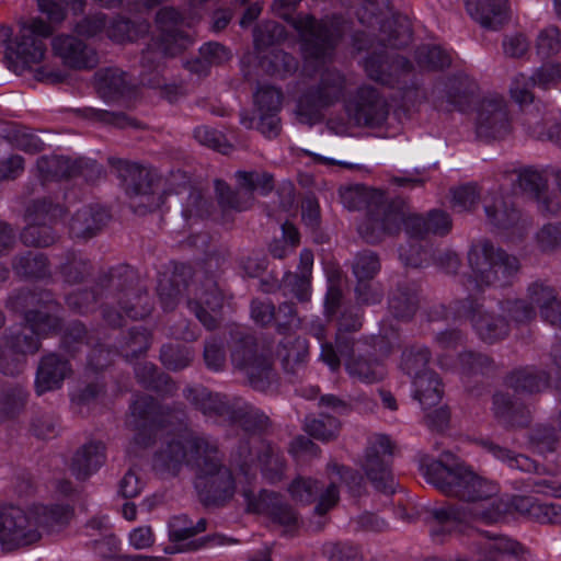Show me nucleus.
<instances>
[{
	"label": "nucleus",
	"mask_w": 561,
	"mask_h": 561,
	"mask_svg": "<svg viewBox=\"0 0 561 561\" xmlns=\"http://www.w3.org/2000/svg\"><path fill=\"white\" fill-rule=\"evenodd\" d=\"M421 468L426 481L436 490L463 502L433 510L437 523V528L431 530L433 537L451 533L458 525L472 520L493 523L504 512L496 497L497 484L474 472L451 453L445 451L438 460L423 458Z\"/></svg>",
	"instance_id": "obj_1"
},
{
	"label": "nucleus",
	"mask_w": 561,
	"mask_h": 561,
	"mask_svg": "<svg viewBox=\"0 0 561 561\" xmlns=\"http://www.w3.org/2000/svg\"><path fill=\"white\" fill-rule=\"evenodd\" d=\"M467 260L471 271L463 282L468 297L455 301L453 309L456 317L469 318L477 335L483 342L492 344L508 335V322L504 317L484 309L474 296L486 288L511 285L520 264L516 256L495 247L488 239L474 241L468 251Z\"/></svg>",
	"instance_id": "obj_2"
},
{
	"label": "nucleus",
	"mask_w": 561,
	"mask_h": 561,
	"mask_svg": "<svg viewBox=\"0 0 561 561\" xmlns=\"http://www.w3.org/2000/svg\"><path fill=\"white\" fill-rule=\"evenodd\" d=\"M157 291L164 310H173L185 296L188 309L207 330L217 327V316L222 308L224 295L213 277L194 279L190 265L176 264L170 274L160 276Z\"/></svg>",
	"instance_id": "obj_3"
},
{
	"label": "nucleus",
	"mask_w": 561,
	"mask_h": 561,
	"mask_svg": "<svg viewBox=\"0 0 561 561\" xmlns=\"http://www.w3.org/2000/svg\"><path fill=\"white\" fill-rule=\"evenodd\" d=\"M412 38L410 21L407 16H393L380 24L379 43L381 49H374L363 59L362 65L367 77L382 85L404 89L413 72L412 62L398 54H390L386 47H405Z\"/></svg>",
	"instance_id": "obj_4"
},
{
	"label": "nucleus",
	"mask_w": 561,
	"mask_h": 561,
	"mask_svg": "<svg viewBox=\"0 0 561 561\" xmlns=\"http://www.w3.org/2000/svg\"><path fill=\"white\" fill-rule=\"evenodd\" d=\"M340 195L347 209H367L366 218L357 228L358 233L367 243L376 244L386 237L400 232L402 216L399 208L387 204L380 191L356 184L341 190Z\"/></svg>",
	"instance_id": "obj_5"
},
{
	"label": "nucleus",
	"mask_w": 561,
	"mask_h": 561,
	"mask_svg": "<svg viewBox=\"0 0 561 561\" xmlns=\"http://www.w3.org/2000/svg\"><path fill=\"white\" fill-rule=\"evenodd\" d=\"M230 363L248 385L260 392H267L278 385V375L270 353L259 347L256 339L245 332H237L230 346Z\"/></svg>",
	"instance_id": "obj_6"
},
{
	"label": "nucleus",
	"mask_w": 561,
	"mask_h": 561,
	"mask_svg": "<svg viewBox=\"0 0 561 561\" xmlns=\"http://www.w3.org/2000/svg\"><path fill=\"white\" fill-rule=\"evenodd\" d=\"M301 0H274L273 9L277 15L287 20L298 32L301 49L307 61H325L332 54L339 35L324 22H318L311 15L293 16L291 12Z\"/></svg>",
	"instance_id": "obj_7"
},
{
	"label": "nucleus",
	"mask_w": 561,
	"mask_h": 561,
	"mask_svg": "<svg viewBox=\"0 0 561 561\" xmlns=\"http://www.w3.org/2000/svg\"><path fill=\"white\" fill-rule=\"evenodd\" d=\"M195 447L204 448L203 460H196L199 472L197 488L206 505L221 506L229 502L237 490L229 468L221 463V455L215 440H196Z\"/></svg>",
	"instance_id": "obj_8"
},
{
	"label": "nucleus",
	"mask_w": 561,
	"mask_h": 561,
	"mask_svg": "<svg viewBox=\"0 0 561 561\" xmlns=\"http://www.w3.org/2000/svg\"><path fill=\"white\" fill-rule=\"evenodd\" d=\"M345 89V76L336 69H325L319 80L309 84L298 96L295 110L297 121L308 126L320 123L324 112L342 100Z\"/></svg>",
	"instance_id": "obj_9"
},
{
	"label": "nucleus",
	"mask_w": 561,
	"mask_h": 561,
	"mask_svg": "<svg viewBox=\"0 0 561 561\" xmlns=\"http://www.w3.org/2000/svg\"><path fill=\"white\" fill-rule=\"evenodd\" d=\"M130 411L127 424L136 431L133 444L141 448L152 443L157 430L167 426L176 428L186 420L182 407L163 410L150 396L138 397L130 405Z\"/></svg>",
	"instance_id": "obj_10"
},
{
	"label": "nucleus",
	"mask_w": 561,
	"mask_h": 561,
	"mask_svg": "<svg viewBox=\"0 0 561 561\" xmlns=\"http://www.w3.org/2000/svg\"><path fill=\"white\" fill-rule=\"evenodd\" d=\"M136 274L129 266L112 268L102 276L99 286L106 287V297L116 302L126 317L138 320L150 314L152 304L148 293L140 286H135Z\"/></svg>",
	"instance_id": "obj_11"
},
{
	"label": "nucleus",
	"mask_w": 561,
	"mask_h": 561,
	"mask_svg": "<svg viewBox=\"0 0 561 561\" xmlns=\"http://www.w3.org/2000/svg\"><path fill=\"white\" fill-rule=\"evenodd\" d=\"M8 306L24 313L30 331L37 336L56 332L61 327V308L48 291L20 290L9 298Z\"/></svg>",
	"instance_id": "obj_12"
},
{
	"label": "nucleus",
	"mask_w": 561,
	"mask_h": 561,
	"mask_svg": "<svg viewBox=\"0 0 561 561\" xmlns=\"http://www.w3.org/2000/svg\"><path fill=\"white\" fill-rule=\"evenodd\" d=\"M196 440H213L210 437L186 433L179 438L168 440L153 457V469L161 474L176 476L184 465L197 470L193 458L203 460L204 448L195 447Z\"/></svg>",
	"instance_id": "obj_13"
},
{
	"label": "nucleus",
	"mask_w": 561,
	"mask_h": 561,
	"mask_svg": "<svg viewBox=\"0 0 561 561\" xmlns=\"http://www.w3.org/2000/svg\"><path fill=\"white\" fill-rule=\"evenodd\" d=\"M393 444L385 434L373 435L367 443L362 460V469L374 486L383 493L396 491V481L391 470Z\"/></svg>",
	"instance_id": "obj_14"
},
{
	"label": "nucleus",
	"mask_w": 561,
	"mask_h": 561,
	"mask_svg": "<svg viewBox=\"0 0 561 561\" xmlns=\"http://www.w3.org/2000/svg\"><path fill=\"white\" fill-rule=\"evenodd\" d=\"M207 522L201 518L194 524L186 515L173 516L168 524L169 538L173 543L164 549L165 553L191 552L204 547L225 546L237 543L238 540L220 534L208 535L199 539L188 540L199 533L205 531Z\"/></svg>",
	"instance_id": "obj_15"
},
{
	"label": "nucleus",
	"mask_w": 561,
	"mask_h": 561,
	"mask_svg": "<svg viewBox=\"0 0 561 561\" xmlns=\"http://www.w3.org/2000/svg\"><path fill=\"white\" fill-rule=\"evenodd\" d=\"M31 508L19 506H0V546L2 550L12 551L30 546L41 539L38 522L33 520Z\"/></svg>",
	"instance_id": "obj_16"
},
{
	"label": "nucleus",
	"mask_w": 561,
	"mask_h": 561,
	"mask_svg": "<svg viewBox=\"0 0 561 561\" xmlns=\"http://www.w3.org/2000/svg\"><path fill=\"white\" fill-rule=\"evenodd\" d=\"M241 492L248 503V510L266 515L273 524L282 528L284 536L293 537L298 531V514L279 494L262 490L256 496L249 486H242Z\"/></svg>",
	"instance_id": "obj_17"
},
{
	"label": "nucleus",
	"mask_w": 561,
	"mask_h": 561,
	"mask_svg": "<svg viewBox=\"0 0 561 561\" xmlns=\"http://www.w3.org/2000/svg\"><path fill=\"white\" fill-rule=\"evenodd\" d=\"M36 172L43 183L77 176L85 181H95L102 174V167L88 158L51 154L42 156L36 160Z\"/></svg>",
	"instance_id": "obj_18"
},
{
	"label": "nucleus",
	"mask_w": 561,
	"mask_h": 561,
	"mask_svg": "<svg viewBox=\"0 0 561 561\" xmlns=\"http://www.w3.org/2000/svg\"><path fill=\"white\" fill-rule=\"evenodd\" d=\"M511 131L512 123L504 96L497 93L485 95L477 111V137L485 141L497 140L507 137Z\"/></svg>",
	"instance_id": "obj_19"
},
{
	"label": "nucleus",
	"mask_w": 561,
	"mask_h": 561,
	"mask_svg": "<svg viewBox=\"0 0 561 561\" xmlns=\"http://www.w3.org/2000/svg\"><path fill=\"white\" fill-rule=\"evenodd\" d=\"M345 111L357 126L379 127L388 118L389 104L376 88L362 85L345 103Z\"/></svg>",
	"instance_id": "obj_20"
},
{
	"label": "nucleus",
	"mask_w": 561,
	"mask_h": 561,
	"mask_svg": "<svg viewBox=\"0 0 561 561\" xmlns=\"http://www.w3.org/2000/svg\"><path fill=\"white\" fill-rule=\"evenodd\" d=\"M54 32L50 24L38 18L20 23L19 35L8 49L24 64H38L46 53L45 39Z\"/></svg>",
	"instance_id": "obj_21"
},
{
	"label": "nucleus",
	"mask_w": 561,
	"mask_h": 561,
	"mask_svg": "<svg viewBox=\"0 0 561 561\" xmlns=\"http://www.w3.org/2000/svg\"><path fill=\"white\" fill-rule=\"evenodd\" d=\"M184 397L205 416L219 423L234 424L240 398L230 399L203 387L185 389Z\"/></svg>",
	"instance_id": "obj_22"
},
{
	"label": "nucleus",
	"mask_w": 561,
	"mask_h": 561,
	"mask_svg": "<svg viewBox=\"0 0 561 561\" xmlns=\"http://www.w3.org/2000/svg\"><path fill=\"white\" fill-rule=\"evenodd\" d=\"M51 49L64 66L73 70H90L98 66L95 48L75 35H57L51 39Z\"/></svg>",
	"instance_id": "obj_23"
},
{
	"label": "nucleus",
	"mask_w": 561,
	"mask_h": 561,
	"mask_svg": "<svg viewBox=\"0 0 561 561\" xmlns=\"http://www.w3.org/2000/svg\"><path fill=\"white\" fill-rule=\"evenodd\" d=\"M402 216L400 228L412 239H424L431 234L444 237L453 228V220L448 213L442 209H432L425 215L407 214L399 208Z\"/></svg>",
	"instance_id": "obj_24"
},
{
	"label": "nucleus",
	"mask_w": 561,
	"mask_h": 561,
	"mask_svg": "<svg viewBox=\"0 0 561 561\" xmlns=\"http://www.w3.org/2000/svg\"><path fill=\"white\" fill-rule=\"evenodd\" d=\"M323 485L317 479L296 478L289 485L288 491L291 497L300 503L309 504L319 497V502L314 508L319 515L325 514L339 501L340 493L336 484L331 482L323 492Z\"/></svg>",
	"instance_id": "obj_25"
},
{
	"label": "nucleus",
	"mask_w": 561,
	"mask_h": 561,
	"mask_svg": "<svg viewBox=\"0 0 561 561\" xmlns=\"http://www.w3.org/2000/svg\"><path fill=\"white\" fill-rule=\"evenodd\" d=\"M108 163L122 181L127 196L158 186L156 170L147 165L114 157L108 158Z\"/></svg>",
	"instance_id": "obj_26"
},
{
	"label": "nucleus",
	"mask_w": 561,
	"mask_h": 561,
	"mask_svg": "<svg viewBox=\"0 0 561 561\" xmlns=\"http://www.w3.org/2000/svg\"><path fill=\"white\" fill-rule=\"evenodd\" d=\"M313 266V253L304 249L299 255L297 272H286L278 285L282 294L294 297L300 302H306L311 295V275Z\"/></svg>",
	"instance_id": "obj_27"
},
{
	"label": "nucleus",
	"mask_w": 561,
	"mask_h": 561,
	"mask_svg": "<svg viewBox=\"0 0 561 561\" xmlns=\"http://www.w3.org/2000/svg\"><path fill=\"white\" fill-rule=\"evenodd\" d=\"M466 8L474 21L493 31L502 27L511 18L507 0H466Z\"/></svg>",
	"instance_id": "obj_28"
},
{
	"label": "nucleus",
	"mask_w": 561,
	"mask_h": 561,
	"mask_svg": "<svg viewBox=\"0 0 561 561\" xmlns=\"http://www.w3.org/2000/svg\"><path fill=\"white\" fill-rule=\"evenodd\" d=\"M483 209L488 222L500 230H507L519 220V211L510 196L501 192H490L483 198Z\"/></svg>",
	"instance_id": "obj_29"
},
{
	"label": "nucleus",
	"mask_w": 561,
	"mask_h": 561,
	"mask_svg": "<svg viewBox=\"0 0 561 561\" xmlns=\"http://www.w3.org/2000/svg\"><path fill=\"white\" fill-rule=\"evenodd\" d=\"M308 354L306 339L294 334L285 335L277 347V356L282 362L284 371L296 377L305 371Z\"/></svg>",
	"instance_id": "obj_30"
},
{
	"label": "nucleus",
	"mask_w": 561,
	"mask_h": 561,
	"mask_svg": "<svg viewBox=\"0 0 561 561\" xmlns=\"http://www.w3.org/2000/svg\"><path fill=\"white\" fill-rule=\"evenodd\" d=\"M108 211L100 205H84L76 211L70 222L73 238L89 239L94 237L108 221Z\"/></svg>",
	"instance_id": "obj_31"
},
{
	"label": "nucleus",
	"mask_w": 561,
	"mask_h": 561,
	"mask_svg": "<svg viewBox=\"0 0 561 561\" xmlns=\"http://www.w3.org/2000/svg\"><path fill=\"white\" fill-rule=\"evenodd\" d=\"M70 373L67 359L57 354H49L42 358L36 374V391L42 394L60 387L64 379Z\"/></svg>",
	"instance_id": "obj_32"
},
{
	"label": "nucleus",
	"mask_w": 561,
	"mask_h": 561,
	"mask_svg": "<svg viewBox=\"0 0 561 561\" xmlns=\"http://www.w3.org/2000/svg\"><path fill=\"white\" fill-rule=\"evenodd\" d=\"M105 458V446L101 442L87 443L73 455L70 470L77 479L85 480L104 465Z\"/></svg>",
	"instance_id": "obj_33"
},
{
	"label": "nucleus",
	"mask_w": 561,
	"mask_h": 561,
	"mask_svg": "<svg viewBox=\"0 0 561 561\" xmlns=\"http://www.w3.org/2000/svg\"><path fill=\"white\" fill-rule=\"evenodd\" d=\"M150 24L145 19L114 18L106 27L107 37L118 44L135 42L149 33Z\"/></svg>",
	"instance_id": "obj_34"
},
{
	"label": "nucleus",
	"mask_w": 561,
	"mask_h": 561,
	"mask_svg": "<svg viewBox=\"0 0 561 561\" xmlns=\"http://www.w3.org/2000/svg\"><path fill=\"white\" fill-rule=\"evenodd\" d=\"M530 302L540 308L541 317L551 325H561V300H558L554 290L540 283L528 288Z\"/></svg>",
	"instance_id": "obj_35"
},
{
	"label": "nucleus",
	"mask_w": 561,
	"mask_h": 561,
	"mask_svg": "<svg viewBox=\"0 0 561 561\" xmlns=\"http://www.w3.org/2000/svg\"><path fill=\"white\" fill-rule=\"evenodd\" d=\"M493 412L499 422L506 427H524L530 422V412L523 405L514 404L505 393L493 396Z\"/></svg>",
	"instance_id": "obj_36"
},
{
	"label": "nucleus",
	"mask_w": 561,
	"mask_h": 561,
	"mask_svg": "<svg viewBox=\"0 0 561 561\" xmlns=\"http://www.w3.org/2000/svg\"><path fill=\"white\" fill-rule=\"evenodd\" d=\"M506 382L516 392L531 394L545 390L549 378L543 370L525 367L511 373Z\"/></svg>",
	"instance_id": "obj_37"
},
{
	"label": "nucleus",
	"mask_w": 561,
	"mask_h": 561,
	"mask_svg": "<svg viewBox=\"0 0 561 561\" xmlns=\"http://www.w3.org/2000/svg\"><path fill=\"white\" fill-rule=\"evenodd\" d=\"M414 399H416L424 410L436 407L443 397V385L433 370L425 371L423 375L413 379Z\"/></svg>",
	"instance_id": "obj_38"
},
{
	"label": "nucleus",
	"mask_w": 561,
	"mask_h": 561,
	"mask_svg": "<svg viewBox=\"0 0 561 561\" xmlns=\"http://www.w3.org/2000/svg\"><path fill=\"white\" fill-rule=\"evenodd\" d=\"M257 460L263 478L270 483L282 480L286 462L280 449L266 442H260Z\"/></svg>",
	"instance_id": "obj_39"
},
{
	"label": "nucleus",
	"mask_w": 561,
	"mask_h": 561,
	"mask_svg": "<svg viewBox=\"0 0 561 561\" xmlns=\"http://www.w3.org/2000/svg\"><path fill=\"white\" fill-rule=\"evenodd\" d=\"M31 514L33 520L38 522V529L44 528L50 533L60 530L72 516L71 510L67 505H34L31 507Z\"/></svg>",
	"instance_id": "obj_40"
},
{
	"label": "nucleus",
	"mask_w": 561,
	"mask_h": 561,
	"mask_svg": "<svg viewBox=\"0 0 561 561\" xmlns=\"http://www.w3.org/2000/svg\"><path fill=\"white\" fill-rule=\"evenodd\" d=\"M215 191L222 210L244 211L251 208L255 201L247 188H240L237 185V190H232L221 180L215 181Z\"/></svg>",
	"instance_id": "obj_41"
},
{
	"label": "nucleus",
	"mask_w": 561,
	"mask_h": 561,
	"mask_svg": "<svg viewBox=\"0 0 561 561\" xmlns=\"http://www.w3.org/2000/svg\"><path fill=\"white\" fill-rule=\"evenodd\" d=\"M417 307V289L414 285H398L389 299V310L398 319H411Z\"/></svg>",
	"instance_id": "obj_42"
},
{
	"label": "nucleus",
	"mask_w": 561,
	"mask_h": 561,
	"mask_svg": "<svg viewBox=\"0 0 561 561\" xmlns=\"http://www.w3.org/2000/svg\"><path fill=\"white\" fill-rule=\"evenodd\" d=\"M96 88L103 99L123 95L129 88L128 75L118 68H106L95 73Z\"/></svg>",
	"instance_id": "obj_43"
},
{
	"label": "nucleus",
	"mask_w": 561,
	"mask_h": 561,
	"mask_svg": "<svg viewBox=\"0 0 561 561\" xmlns=\"http://www.w3.org/2000/svg\"><path fill=\"white\" fill-rule=\"evenodd\" d=\"M66 213L65 207L51 197L34 199L25 209L26 224L49 225L61 218Z\"/></svg>",
	"instance_id": "obj_44"
},
{
	"label": "nucleus",
	"mask_w": 561,
	"mask_h": 561,
	"mask_svg": "<svg viewBox=\"0 0 561 561\" xmlns=\"http://www.w3.org/2000/svg\"><path fill=\"white\" fill-rule=\"evenodd\" d=\"M12 268L19 276L27 278H43L50 275L47 256L31 251L14 256Z\"/></svg>",
	"instance_id": "obj_45"
},
{
	"label": "nucleus",
	"mask_w": 561,
	"mask_h": 561,
	"mask_svg": "<svg viewBox=\"0 0 561 561\" xmlns=\"http://www.w3.org/2000/svg\"><path fill=\"white\" fill-rule=\"evenodd\" d=\"M237 185L240 188H247L251 195L257 192L262 196L268 195L275 187L274 175L267 171L251 170L243 171L239 170L234 173Z\"/></svg>",
	"instance_id": "obj_46"
},
{
	"label": "nucleus",
	"mask_w": 561,
	"mask_h": 561,
	"mask_svg": "<svg viewBox=\"0 0 561 561\" xmlns=\"http://www.w3.org/2000/svg\"><path fill=\"white\" fill-rule=\"evenodd\" d=\"M340 421L332 414L320 412L318 417L307 416L305 431L313 438L329 442L334 439L340 431Z\"/></svg>",
	"instance_id": "obj_47"
},
{
	"label": "nucleus",
	"mask_w": 561,
	"mask_h": 561,
	"mask_svg": "<svg viewBox=\"0 0 561 561\" xmlns=\"http://www.w3.org/2000/svg\"><path fill=\"white\" fill-rule=\"evenodd\" d=\"M345 366L351 377L363 382H377L385 376V368L377 359L371 360L364 357L350 358L346 360Z\"/></svg>",
	"instance_id": "obj_48"
},
{
	"label": "nucleus",
	"mask_w": 561,
	"mask_h": 561,
	"mask_svg": "<svg viewBox=\"0 0 561 561\" xmlns=\"http://www.w3.org/2000/svg\"><path fill=\"white\" fill-rule=\"evenodd\" d=\"M446 87L448 102L458 110H463L478 90L477 82L468 76L454 77Z\"/></svg>",
	"instance_id": "obj_49"
},
{
	"label": "nucleus",
	"mask_w": 561,
	"mask_h": 561,
	"mask_svg": "<svg viewBox=\"0 0 561 561\" xmlns=\"http://www.w3.org/2000/svg\"><path fill=\"white\" fill-rule=\"evenodd\" d=\"M135 374L138 381L147 389L163 393H171L175 389L170 377L159 373L151 363L139 364L135 368Z\"/></svg>",
	"instance_id": "obj_50"
},
{
	"label": "nucleus",
	"mask_w": 561,
	"mask_h": 561,
	"mask_svg": "<svg viewBox=\"0 0 561 561\" xmlns=\"http://www.w3.org/2000/svg\"><path fill=\"white\" fill-rule=\"evenodd\" d=\"M431 359V352L426 346L413 345L402 353L401 369L412 379L431 371L427 365Z\"/></svg>",
	"instance_id": "obj_51"
},
{
	"label": "nucleus",
	"mask_w": 561,
	"mask_h": 561,
	"mask_svg": "<svg viewBox=\"0 0 561 561\" xmlns=\"http://www.w3.org/2000/svg\"><path fill=\"white\" fill-rule=\"evenodd\" d=\"M261 66L272 76L285 77L298 69V60L290 54L274 48L261 58Z\"/></svg>",
	"instance_id": "obj_52"
},
{
	"label": "nucleus",
	"mask_w": 561,
	"mask_h": 561,
	"mask_svg": "<svg viewBox=\"0 0 561 561\" xmlns=\"http://www.w3.org/2000/svg\"><path fill=\"white\" fill-rule=\"evenodd\" d=\"M415 59L421 69L442 70L451 64V57L438 46L423 45L415 51Z\"/></svg>",
	"instance_id": "obj_53"
},
{
	"label": "nucleus",
	"mask_w": 561,
	"mask_h": 561,
	"mask_svg": "<svg viewBox=\"0 0 561 561\" xmlns=\"http://www.w3.org/2000/svg\"><path fill=\"white\" fill-rule=\"evenodd\" d=\"M238 415L236 422L242 426L245 432H261L270 424V419L257 408L243 402L241 399L238 404Z\"/></svg>",
	"instance_id": "obj_54"
},
{
	"label": "nucleus",
	"mask_w": 561,
	"mask_h": 561,
	"mask_svg": "<svg viewBox=\"0 0 561 561\" xmlns=\"http://www.w3.org/2000/svg\"><path fill=\"white\" fill-rule=\"evenodd\" d=\"M482 446L488 453L493 455L495 458L506 462L510 468L527 472L537 469L535 461L525 455H516L512 450L501 447L494 444L493 442L489 440H483Z\"/></svg>",
	"instance_id": "obj_55"
},
{
	"label": "nucleus",
	"mask_w": 561,
	"mask_h": 561,
	"mask_svg": "<svg viewBox=\"0 0 561 561\" xmlns=\"http://www.w3.org/2000/svg\"><path fill=\"white\" fill-rule=\"evenodd\" d=\"M381 263L377 253L370 250L358 252L353 261L352 271L356 282L374 279L380 272Z\"/></svg>",
	"instance_id": "obj_56"
},
{
	"label": "nucleus",
	"mask_w": 561,
	"mask_h": 561,
	"mask_svg": "<svg viewBox=\"0 0 561 561\" xmlns=\"http://www.w3.org/2000/svg\"><path fill=\"white\" fill-rule=\"evenodd\" d=\"M203 358L207 369L219 373L227 366V350L222 339L211 336L205 341Z\"/></svg>",
	"instance_id": "obj_57"
},
{
	"label": "nucleus",
	"mask_w": 561,
	"mask_h": 561,
	"mask_svg": "<svg viewBox=\"0 0 561 561\" xmlns=\"http://www.w3.org/2000/svg\"><path fill=\"white\" fill-rule=\"evenodd\" d=\"M20 238L26 247L35 248L49 247L57 240V236L50 225L45 224H27Z\"/></svg>",
	"instance_id": "obj_58"
},
{
	"label": "nucleus",
	"mask_w": 561,
	"mask_h": 561,
	"mask_svg": "<svg viewBox=\"0 0 561 561\" xmlns=\"http://www.w3.org/2000/svg\"><path fill=\"white\" fill-rule=\"evenodd\" d=\"M461 374L465 377L485 375L494 369V362L488 355L472 351L462 352L459 355Z\"/></svg>",
	"instance_id": "obj_59"
},
{
	"label": "nucleus",
	"mask_w": 561,
	"mask_h": 561,
	"mask_svg": "<svg viewBox=\"0 0 561 561\" xmlns=\"http://www.w3.org/2000/svg\"><path fill=\"white\" fill-rule=\"evenodd\" d=\"M90 262L81 255L69 253L67 261L60 266V274L68 284H79L91 274Z\"/></svg>",
	"instance_id": "obj_60"
},
{
	"label": "nucleus",
	"mask_w": 561,
	"mask_h": 561,
	"mask_svg": "<svg viewBox=\"0 0 561 561\" xmlns=\"http://www.w3.org/2000/svg\"><path fill=\"white\" fill-rule=\"evenodd\" d=\"M489 542L486 543V554L496 558L501 556L520 557L524 553L523 546L505 536L491 535L489 531L481 533Z\"/></svg>",
	"instance_id": "obj_61"
},
{
	"label": "nucleus",
	"mask_w": 561,
	"mask_h": 561,
	"mask_svg": "<svg viewBox=\"0 0 561 561\" xmlns=\"http://www.w3.org/2000/svg\"><path fill=\"white\" fill-rule=\"evenodd\" d=\"M193 357V351L183 345H164L160 353L162 364L171 370H181L187 367Z\"/></svg>",
	"instance_id": "obj_62"
},
{
	"label": "nucleus",
	"mask_w": 561,
	"mask_h": 561,
	"mask_svg": "<svg viewBox=\"0 0 561 561\" xmlns=\"http://www.w3.org/2000/svg\"><path fill=\"white\" fill-rule=\"evenodd\" d=\"M193 135L197 142L220 153L227 154L232 149L225 135L209 126L196 127Z\"/></svg>",
	"instance_id": "obj_63"
},
{
	"label": "nucleus",
	"mask_w": 561,
	"mask_h": 561,
	"mask_svg": "<svg viewBox=\"0 0 561 561\" xmlns=\"http://www.w3.org/2000/svg\"><path fill=\"white\" fill-rule=\"evenodd\" d=\"M167 57H175L193 45L194 39L186 30L160 35L158 41Z\"/></svg>",
	"instance_id": "obj_64"
}]
</instances>
